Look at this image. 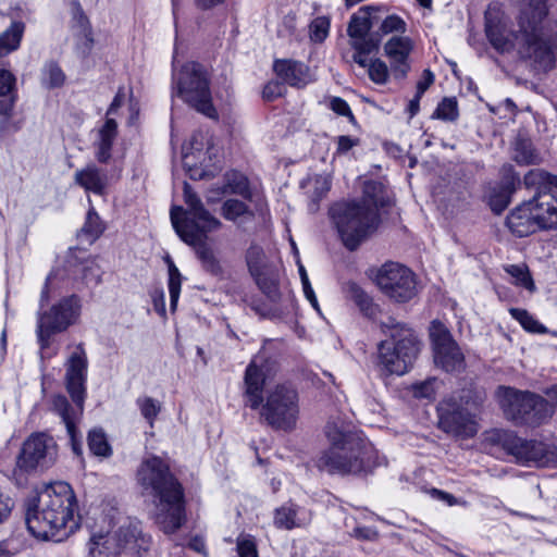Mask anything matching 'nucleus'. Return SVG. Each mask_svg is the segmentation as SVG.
I'll return each instance as SVG.
<instances>
[{
    "mask_svg": "<svg viewBox=\"0 0 557 557\" xmlns=\"http://www.w3.org/2000/svg\"><path fill=\"white\" fill-rule=\"evenodd\" d=\"M331 189V181L326 176L317 175L313 180V191L310 195L308 211L315 213L320 208V201Z\"/></svg>",
    "mask_w": 557,
    "mask_h": 557,
    "instance_id": "obj_40",
    "label": "nucleus"
},
{
    "mask_svg": "<svg viewBox=\"0 0 557 557\" xmlns=\"http://www.w3.org/2000/svg\"><path fill=\"white\" fill-rule=\"evenodd\" d=\"M236 550L238 557H259L256 540L250 534H240L237 537Z\"/></svg>",
    "mask_w": 557,
    "mask_h": 557,
    "instance_id": "obj_52",
    "label": "nucleus"
},
{
    "mask_svg": "<svg viewBox=\"0 0 557 557\" xmlns=\"http://www.w3.org/2000/svg\"><path fill=\"white\" fill-rule=\"evenodd\" d=\"M369 77L372 82L379 85H383L388 79V69L385 62L380 59L367 61Z\"/></svg>",
    "mask_w": 557,
    "mask_h": 557,
    "instance_id": "obj_50",
    "label": "nucleus"
},
{
    "mask_svg": "<svg viewBox=\"0 0 557 557\" xmlns=\"http://www.w3.org/2000/svg\"><path fill=\"white\" fill-rule=\"evenodd\" d=\"M458 103L456 98H444L434 111L432 117L442 121H456L458 117Z\"/></svg>",
    "mask_w": 557,
    "mask_h": 557,
    "instance_id": "obj_46",
    "label": "nucleus"
},
{
    "mask_svg": "<svg viewBox=\"0 0 557 557\" xmlns=\"http://www.w3.org/2000/svg\"><path fill=\"white\" fill-rule=\"evenodd\" d=\"M522 181L519 173L511 164H504L500 169V182L497 188L513 195L521 186Z\"/></svg>",
    "mask_w": 557,
    "mask_h": 557,
    "instance_id": "obj_42",
    "label": "nucleus"
},
{
    "mask_svg": "<svg viewBox=\"0 0 557 557\" xmlns=\"http://www.w3.org/2000/svg\"><path fill=\"white\" fill-rule=\"evenodd\" d=\"M359 144L358 138H352L347 135H342L337 137V149L336 153L344 154L348 152L351 148Z\"/></svg>",
    "mask_w": 557,
    "mask_h": 557,
    "instance_id": "obj_59",
    "label": "nucleus"
},
{
    "mask_svg": "<svg viewBox=\"0 0 557 557\" xmlns=\"http://www.w3.org/2000/svg\"><path fill=\"white\" fill-rule=\"evenodd\" d=\"M506 272L515 278V283L525 289L532 292L535 289L534 282L530 275V272L524 264H511L508 265Z\"/></svg>",
    "mask_w": 557,
    "mask_h": 557,
    "instance_id": "obj_47",
    "label": "nucleus"
},
{
    "mask_svg": "<svg viewBox=\"0 0 557 557\" xmlns=\"http://www.w3.org/2000/svg\"><path fill=\"white\" fill-rule=\"evenodd\" d=\"M117 136V123L114 119L108 117L99 128L97 139L94 143L95 157L98 162L107 164L112 157V147Z\"/></svg>",
    "mask_w": 557,
    "mask_h": 557,
    "instance_id": "obj_26",
    "label": "nucleus"
},
{
    "mask_svg": "<svg viewBox=\"0 0 557 557\" xmlns=\"http://www.w3.org/2000/svg\"><path fill=\"white\" fill-rule=\"evenodd\" d=\"M407 32V23L398 15L391 14L380 20L379 29L375 33L381 34V40L383 36L388 34H399L401 36Z\"/></svg>",
    "mask_w": 557,
    "mask_h": 557,
    "instance_id": "obj_45",
    "label": "nucleus"
},
{
    "mask_svg": "<svg viewBox=\"0 0 557 557\" xmlns=\"http://www.w3.org/2000/svg\"><path fill=\"white\" fill-rule=\"evenodd\" d=\"M274 524L278 529L292 530L304 523L297 519V508L294 505L282 506L275 510Z\"/></svg>",
    "mask_w": 557,
    "mask_h": 557,
    "instance_id": "obj_38",
    "label": "nucleus"
},
{
    "mask_svg": "<svg viewBox=\"0 0 557 557\" xmlns=\"http://www.w3.org/2000/svg\"><path fill=\"white\" fill-rule=\"evenodd\" d=\"M188 547L197 553L205 554L206 553V544L202 537L194 536L190 539L188 543Z\"/></svg>",
    "mask_w": 557,
    "mask_h": 557,
    "instance_id": "obj_63",
    "label": "nucleus"
},
{
    "mask_svg": "<svg viewBox=\"0 0 557 557\" xmlns=\"http://www.w3.org/2000/svg\"><path fill=\"white\" fill-rule=\"evenodd\" d=\"M14 506V500L8 494L0 492V524L9 519Z\"/></svg>",
    "mask_w": 557,
    "mask_h": 557,
    "instance_id": "obj_57",
    "label": "nucleus"
},
{
    "mask_svg": "<svg viewBox=\"0 0 557 557\" xmlns=\"http://www.w3.org/2000/svg\"><path fill=\"white\" fill-rule=\"evenodd\" d=\"M224 177V194H234L243 197L244 199L251 200L252 194L249 187V182L246 176H244L239 172L231 171L227 172Z\"/></svg>",
    "mask_w": 557,
    "mask_h": 557,
    "instance_id": "obj_34",
    "label": "nucleus"
},
{
    "mask_svg": "<svg viewBox=\"0 0 557 557\" xmlns=\"http://www.w3.org/2000/svg\"><path fill=\"white\" fill-rule=\"evenodd\" d=\"M375 282L382 293L396 302H407L417 294L414 273L397 262H386L375 275Z\"/></svg>",
    "mask_w": 557,
    "mask_h": 557,
    "instance_id": "obj_16",
    "label": "nucleus"
},
{
    "mask_svg": "<svg viewBox=\"0 0 557 557\" xmlns=\"http://www.w3.org/2000/svg\"><path fill=\"white\" fill-rule=\"evenodd\" d=\"M361 206H369L379 212L380 208H384L389 203V199L385 193L384 185L376 181H368L363 186Z\"/></svg>",
    "mask_w": 557,
    "mask_h": 557,
    "instance_id": "obj_32",
    "label": "nucleus"
},
{
    "mask_svg": "<svg viewBox=\"0 0 557 557\" xmlns=\"http://www.w3.org/2000/svg\"><path fill=\"white\" fill-rule=\"evenodd\" d=\"M150 546V537L145 535L139 522L129 521L115 532L95 534L89 541L90 557H140Z\"/></svg>",
    "mask_w": 557,
    "mask_h": 557,
    "instance_id": "obj_8",
    "label": "nucleus"
},
{
    "mask_svg": "<svg viewBox=\"0 0 557 557\" xmlns=\"http://www.w3.org/2000/svg\"><path fill=\"white\" fill-rule=\"evenodd\" d=\"M545 0H522L518 15V29L513 33L516 44L506 35V29L486 17L485 33L488 41L500 53L515 47L520 59L530 61L537 72L547 73L556 65L557 36L544 30L547 15Z\"/></svg>",
    "mask_w": 557,
    "mask_h": 557,
    "instance_id": "obj_1",
    "label": "nucleus"
},
{
    "mask_svg": "<svg viewBox=\"0 0 557 557\" xmlns=\"http://www.w3.org/2000/svg\"><path fill=\"white\" fill-rule=\"evenodd\" d=\"M176 96L189 107L211 120L219 113L213 106L208 73L198 62H188L175 76Z\"/></svg>",
    "mask_w": 557,
    "mask_h": 557,
    "instance_id": "obj_9",
    "label": "nucleus"
},
{
    "mask_svg": "<svg viewBox=\"0 0 557 557\" xmlns=\"http://www.w3.org/2000/svg\"><path fill=\"white\" fill-rule=\"evenodd\" d=\"M265 382V374L258 366V359L251 360L246 369L245 384L248 406L258 409L263 401L262 391Z\"/></svg>",
    "mask_w": 557,
    "mask_h": 557,
    "instance_id": "obj_25",
    "label": "nucleus"
},
{
    "mask_svg": "<svg viewBox=\"0 0 557 557\" xmlns=\"http://www.w3.org/2000/svg\"><path fill=\"white\" fill-rule=\"evenodd\" d=\"M330 218L344 246L356 250L380 223V214L357 201L336 202L330 208Z\"/></svg>",
    "mask_w": 557,
    "mask_h": 557,
    "instance_id": "obj_7",
    "label": "nucleus"
},
{
    "mask_svg": "<svg viewBox=\"0 0 557 557\" xmlns=\"http://www.w3.org/2000/svg\"><path fill=\"white\" fill-rule=\"evenodd\" d=\"M65 74L57 62L50 61L45 64L41 71V84L48 89L63 86Z\"/></svg>",
    "mask_w": 557,
    "mask_h": 557,
    "instance_id": "obj_39",
    "label": "nucleus"
},
{
    "mask_svg": "<svg viewBox=\"0 0 557 557\" xmlns=\"http://www.w3.org/2000/svg\"><path fill=\"white\" fill-rule=\"evenodd\" d=\"M255 281L260 290L272 301L277 302L281 298L277 274L267 269L256 275Z\"/></svg>",
    "mask_w": 557,
    "mask_h": 557,
    "instance_id": "obj_35",
    "label": "nucleus"
},
{
    "mask_svg": "<svg viewBox=\"0 0 557 557\" xmlns=\"http://www.w3.org/2000/svg\"><path fill=\"white\" fill-rule=\"evenodd\" d=\"M285 91L284 83L278 81L269 82L262 91V97L267 101H273L274 99L281 97Z\"/></svg>",
    "mask_w": 557,
    "mask_h": 557,
    "instance_id": "obj_55",
    "label": "nucleus"
},
{
    "mask_svg": "<svg viewBox=\"0 0 557 557\" xmlns=\"http://www.w3.org/2000/svg\"><path fill=\"white\" fill-rule=\"evenodd\" d=\"M15 77L7 70H0V115L11 116L16 96L14 92Z\"/></svg>",
    "mask_w": 557,
    "mask_h": 557,
    "instance_id": "obj_28",
    "label": "nucleus"
},
{
    "mask_svg": "<svg viewBox=\"0 0 557 557\" xmlns=\"http://www.w3.org/2000/svg\"><path fill=\"white\" fill-rule=\"evenodd\" d=\"M512 160L519 165H535L542 162V157L530 138L518 137L513 144Z\"/></svg>",
    "mask_w": 557,
    "mask_h": 557,
    "instance_id": "obj_30",
    "label": "nucleus"
},
{
    "mask_svg": "<svg viewBox=\"0 0 557 557\" xmlns=\"http://www.w3.org/2000/svg\"><path fill=\"white\" fill-rule=\"evenodd\" d=\"M273 70L284 84L292 87L304 88L313 81L307 64L295 60H275Z\"/></svg>",
    "mask_w": 557,
    "mask_h": 557,
    "instance_id": "obj_24",
    "label": "nucleus"
},
{
    "mask_svg": "<svg viewBox=\"0 0 557 557\" xmlns=\"http://www.w3.org/2000/svg\"><path fill=\"white\" fill-rule=\"evenodd\" d=\"M491 441L515 457L518 463L536 467L557 466V445L548 446L542 442L528 441L517 436L513 432L504 430L495 431Z\"/></svg>",
    "mask_w": 557,
    "mask_h": 557,
    "instance_id": "obj_12",
    "label": "nucleus"
},
{
    "mask_svg": "<svg viewBox=\"0 0 557 557\" xmlns=\"http://www.w3.org/2000/svg\"><path fill=\"white\" fill-rule=\"evenodd\" d=\"M413 49L411 38L407 36L395 35L384 45L385 55L391 61V66L395 78L403 79L407 76L410 65L408 58Z\"/></svg>",
    "mask_w": 557,
    "mask_h": 557,
    "instance_id": "obj_21",
    "label": "nucleus"
},
{
    "mask_svg": "<svg viewBox=\"0 0 557 557\" xmlns=\"http://www.w3.org/2000/svg\"><path fill=\"white\" fill-rule=\"evenodd\" d=\"M76 497L66 482H54L38 493L36 503L29 505L25 522L28 531L38 539L61 540L74 531Z\"/></svg>",
    "mask_w": 557,
    "mask_h": 557,
    "instance_id": "obj_4",
    "label": "nucleus"
},
{
    "mask_svg": "<svg viewBox=\"0 0 557 557\" xmlns=\"http://www.w3.org/2000/svg\"><path fill=\"white\" fill-rule=\"evenodd\" d=\"M123 98L124 94L122 88H120L107 111V115L114 113L122 106Z\"/></svg>",
    "mask_w": 557,
    "mask_h": 557,
    "instance_id": "obj_64",
    "label": "nucleus"
},
{
    "mask_svg": "<svg viewBox=\"0 0 557 557\" xmlns=\"http://www.w3.org/2000/svg\"><path fill=\"white\" fill-rule=\"evenodd\" d=\"M173 228L185 244L195 249L198 259L201 261V264L207 272H210L213 275H219L222 272L220 262L212 248L206 243L207 234L209 232H202L200 230L186 231L180 226L174 216Z\"/></svg>",
    "mask_w": 557,
    "mask_h": 557,
    "instance_id": "obj_20",
    "label": "nucleus"
},
{
    "mask_svg": "<svg viewBox=\"0 0 557 557\" xmlns=\"http://www.w3.org/2000/svg\"><path fill=\"white\" fill-rule=\"evenodd\" d=\"M184 200L187 210L176 206L171 208L170 218L172 223L174 215L180 226L186 231L213 232L221 227V221L205 208L201 199L187 183L184 185Z\"/></svg>",
    "mask_w": 557,
    "mask_h": 557,
    "instance_id": "obj_17",
    "label": "nucleus"
},
{
    "mask_svg": "<svg viewBox=\"0 0 557 557\" xmlns=\"http://www.w3.org/2000/svg\"><path fill=\"white\" fill-rule=\"evenodd\" d=\"M137 405L144 418L152 425L153 420L161 410L160 404L151 397H143L137 399Z\"/></svg>",
    "mask_w": 557,
    "mask_h": 557,
    "instance_id": "obj_53",
    "label": "nucleus"
},
{
    "mask_svg": "<svg viewBox=\"0 0 557 557\" xmlns=\"http://www.w3.org/2000/svg\"><path fill=\"white\" fill-rule=\"evenodd\" d=\"M81 299L77 295L62 298L50 310L38 314L37 337L41 349L50 346V338L74 324L81 314Z\"/></svg>",
    "mask_w": 557,
    "mask_h": 557,
    "instance_id": "obj_14",
    "label": "nucleus"
},
{
    "mask_svg": "<svg viewBox=\"0 0 557 557\" xmlns=\"http://www.w3.org/2000/svg\"><path fill=\"white\" fill-rule=\"evenodd\" d=\"M87 367L86 351L83 344H78L74 351L71 352L65 363L66 391L75 406H72L64 395H55L52 398V410L65 424L72 449L76 455H82L83 453L81 434L76 428V422L79 420L84 410Z\"/></svg>",
    "mask_w": 557,
    "mask_h": 557,
    "instance_id": "obj_5",
    "label": "nucleus"
},
{
    "mask_svg": "<svg viewBox=\"0 0 557 557\" xmlns=\"http://www.w3.org/2000/svg\"><path fill=\"white\" fill-rule=\"evenodd\" d=\"M433 393L432 382H423L416 386L414 394L418 397L429 398Z\"/></svg>",
    "mask_w": 557,
    "mask_h": 557,
    "instance_id": "obj_62",
    "label": "nucleus"
},
{
    "mask_svg": "<svg viewBox=\"0 0 557 557\" xmlns=\"http://www.w3.org/2000/svg\"><path fill=\"white\" fill-rule=\"evenodd\" d=\"M331 109L338 115L348 116L350 121H354L355 119L348 103L339 97H334L331 100Z\"/></svg>",
    "mask_w": 557,
    "mask_h": 557,
    "instance_id": "obj_58",
    "label": "nucleus"
},
{
    "mask_svg": "<svg viewBox=\"0 0 557 557\" xmlns=\"http://www.w3.org/2000/svg\"><path fill=\"white\" fill-rule=\"evenodd\" d=\"M505 224L510 233L518 238L542 231L527 201H523L508 213Z\"/></svg>",
    "mask_w": 557,
    "mask_h": 557,
    "instance_id": "obj_23",
    "label": "nucleus"
},
{
    "mask_svg": "<svg viewBox=\"0 0 557 557\" xmlns=\"http://www.w3.org/2000/svg\"><path fill=\"white\" fill-rule=\"evenodd\" d=\"M74 182L86 191L102 195L107 187L108 176L103 170L99 169L96 164L90 163L84 169L75 172Z\"/></svg>",
    "mask_w": 557,
    "mask_h": 557,
    "instance_id": "obj_27",
    "label": "nucleus"
},
{
    "mask_svg": "<svg viewBox=\"0 0 557 557\" xmlns=\"http://www.w3.org/2000/svg\"><path fill=\"white\" fill-rule=\"evenodd\" d=\"M330 18L326 16L315 17L309 25L310 39L314 42H323L330 32Z\"/></svg>",
    "mask_w": 557,
    "mask_h": 557,
    "instance_id": "obj_49",
    "label": "nucleus"
},
{
    "mask_svg": "<svg viewBox=\"0 0 557 557\" xmlns=\"http://www.w3.org/2000/svg\"><path fill=\"white\" fill-rule=\"evenodd\" d=\"M299 274H300V277H301V283H302V289H304V293H305V296L306 298L310 301V304L315 308L318 309V300H317V297L314 295V292L311 287V284L309 282V278H308V275H307V272L304 268V265H299Z\"/></svg>",
    "mask_w": 557,
    "mask_h": 557,
    "instance_id": "obj_56",
    "label": "nucleus"
},
{
    "mask_svg": "<svg viewBox=\"0 0 557 557\" xmlns=\"http://www.w3.org/2000/svg\"><path fill=\"white\" fill-rule=\"evenodd\" d=\"M299 417L297 391L286 384H278L267 394L261 408V418L273 429L292 431Z\"/></svg>",
    "mask_w": 557,
    "mask_h": 557,
    "instance_id": "obj_13",
    "label": "nucleus"
},
{
    "mask_svg": "<svg viewBox=\"0 0 557 557\" xmlns=\"http://www.w3.org/2000/svg\"><path fill=\"white\" fill-rule=\"evenodd\" d=\"M141 487L152 496L153 519L165 534H174L186 522L184 488L160 457L145 459L137 472Z\"/></svg>",
    "mask_w": 557,
    "mask_h": 557,
    "instance_id": "obj_2",
    "label": "nucleus"
},
{
    "mask_svg": "<svg viewBox=\"0 0 557 557\" xmlns=\"http://www.w3.org/2000/svg\"><path fill=\"white\" fill-rule=\"evenodd\" d=\"M348 297L356 304L360 312L369 318L373 319L380 312V308L373 302L372 297L366 293L357 283L349 282L346 287Z\"/></svg>",
    "mask_w": 557,
    "mask_h": 557,
    "instance_id": "obj_31",
    "label": "nucleus"
},
{
    "mask_svg": "<svg viewBox=\"0 0 557 557\" xmlns=\"http://www.w3.org/2000/svg\"><path fill=\"white\" fill-rule=\"evenodd\" d=\"M152 301L156 312H158L161 317H165V301H164V293L162 289L156 290L152 295Z\"/></svg>",
    "mask_w": 557,
    "mask_h": 557,
    "instance_id": "obj_61",
    "label": "nucleus"
},
{
    "mask_svg": "<svg viewBox=\"0 0 557 557\" xmlns=\"http://www.w3.org/2000/svg\"><path fill=\"white\" fill-rule=\"evenodd\" d=\"M190 148L195 151L184 152L183 153V163L184 166L189 172V176L193 180L202 178L206 176V171L201 166H197L196 159H200L203 154L200 146L201 143L198 141L197 135H194L190 143Z\"/></svg>",
    "mask_w": 557,
    "mask_h": 557,
    "instance_id": "obj_36",
    "label": "nucleus"
},
{
    "mask_svg": "<svg viewBox=\"0 0 557 557\" xmlns=\"http://www.w3.org/2000/svg\"><path fill=\"white\" fill-rule=\"evenodd\" d=\"M330 447L317 459V467L330 474H368L380 465L377 450L362 435L341 421L325 425Z\"/></svg>",
    "mask_w": 557,
    "mask_h": 557,
    "instance_id": "obj_3",
    "label": "nucleus"
},
{
    "mask_svg": "<svg viewBox=\"0 0 557 557\" xmlns=\"http://www.w3.org/2000/svg\"><path fill=\"white\" fill-rule=\"evenodd\" d=\"M87 444L89 450L95 456L110 457L112 455L111 445L106 432L101 428H94L88 432Z\"/></svg>",
    "mask_w": 557,
    "mask_h": 557,
    "instance_id": "obj_37",
    "label": "nucleus"
},
{
    "mask_svg": "<svg viewBox=\"0 0 557 557\" xmlns=\"http://www.w3.org/2000/svg\"><path fill=\"white\" fill-rule=\"evenodd\" d=\"M435 76L433 72L429 69L424 70L422 73V78L417 83V94L422 95L429 89V87L434 83Z\"/></svg>",
    "mask_w": 557,
    "mask_h": 557,
    "instance_id": "obj_60",
    "label": "nucleus"
},
{
    "mask_svg": "<svg viewBox=\"0 0 557 557\" xmlns=\"http://www.w3.org/2000/svg\"><path fill=\"white\" fill-rule=\"evenodd\" d=\"M541 230L557 228V196L553 191L536 193L527 200Z\"/></svg>",
    "mask_w": 557,
    "mask_h": 557,
    "instance_id": "obj_22",
    "label": "nucleus"
},
{
    "mask_svg": "<svg viewBox=\"0 0 557 557\" xmlns=\"http://www.w3.org/2000/svg\"><path fill=\"white\" fill-rule=\"evenodd\" d=\"M384 9L376 5H363L350 16L347 35L355 50L352 60L361 67L367 65L366 55L376 53L381 46V34L371 32L381 20L379 13Z\"/></svg>",
    "mask_w": 557,
    "mask_h": 557,
    "instance_id": "obj_11",
    "label": "nucleus"
},
{
    "mask_svg": "<svg viewBox=\"0 0 557 557\" xmlns=\"http://www.w3.org/2000/svg\"><path fill=\"white\" fill-rule=\"evenodd\" d=\"M512 195L499 188H494L488 196L491 210L500 214L510 203Z\"/></svg>",
    "mask_w": 557,
    "mask_h": 557,
    "instance_id": "obj_51",
    "label": "nucleus"
},
{
    "mask_svg": "<svg viewBox=\"0 0 557 557\" xmlns=\"http://www.w3.org/2000/svg\"><path fill=\"white\" fill-rule=\"evenodd\" d=\"M381 331L387 336L379 345L382 366L391 374L403 375L413 366L420 351V343L412 329L388 317L380 323Z\"/></svg>",
    "mask_w": 557,
    "mask_h": 557,
    "instance_id": "obj_6",
    "label": "nucleus"
},
{
    "mask_svg": "<svg viewBox=\"0 0 557 557\" xmlns=\"http://www.w3.org/2000/svg\"><path fill=\"white\" fill-rule=\"evenodd\" d=\"M221 213L224 219L233 222L246 214L253 216L252 211L244 201L233 198L223 202Z\"/></svg>",
    "mask_w": 557,
    "mask_h": 557,
    "instance_id": "obj_44",
    "label": "nucleus"
},
{
    "mask_svg": "<svg viewBox=\"0 0 557 557\" xmlns=\"http://www.w3.org/2000/svg\"><path fill=\"white\" fill-rule=\"evenodd\" d=\"M522 185L527 189H534L535 194L553 191V188L557 189V176L542 169H532L523 176Z\"/></svg>",
    "mask_w": 557,
    "mask_h": 557,
    "instance_id": "obj_29",
    "label": "nucleus"
},
{
    "mask_svg": "<svg viewBox=\"0 0 557 557\" xmlns=\"http://www.w3.org/2000/svg\"><path fill=\"white\" fill-rule=\"evenodd\" d=\"M24 32L25 24L21 21H14L8 29L0 34V57L8 55L18 49Z\"/></svg>",
    "mask_w": 557,
    "mask_h": 557,
    "instance_id": "obj_33",
    "label": "nucleus"
},
{
    "mask_svg": "<svg viewBox=\"0 0 557 557\" xmlns=\"http://www.w3.org/2000/svg\"><path fill=\"white\" fill-rule=\"evenodd\" d=\"M496 395L505 417L516 424L537 425L549 413L548 401L537 394L498 386Z\"/></svg>",
    "mask_w": 557,
    "mask_h": 557,
    "instance_id": "obj_10",
    "label": "nucleus"
},
{
    "mask_svg": "<svg viewBox=\"0 0 557 557\" xmlns=\"http://www.w3.org/2000/svg\"><path fill=\"white\" fill-rule=\"evenodd\" d=\"M438 426L454 436L472 437L476 434V423L470 411L455 400H447L438 407Z\"/></svg>",
    "mask_w": 557,
    "mask_h": 557,
    "instance_id": "obj_19",
    "label": "nucleus"
},
{
    "mask_svg": "<svg viewBox=\"0 0 557 557\" xmlns=\"http://www.w3.org/2000/svg\"><path fill=\"white\" fill-rule=\"evenodd\" d=\"M58 453V444L51 435L33 433L22 445L16 467L24 472L45 471L57 462Z\"/></svg>",
    "mask_w": 557,
    "mask_h": 557,
    "instance_id": "obj_15",
    "label": "nucleus"
},
{
    "mask_svg": "<svg viewBox=\"0 0 557 557\" xmlns=\"http://www.w3.org/2000/svg\"><path fill=\"white\" fill-rule=\"evenodd\" d=\"M262 257L263 251L260 247L252 246L248 249L246 261L252 276L268 269L261 264Z\"/></svg>",
    "mask_w": 557,
    "mask_h": 557,
    "instance_id": "obj_54",
    "label": "nucleus"
},
{
    "mask_svg": "<svg viewBox=\"0 0 557 557\" xmlns=\"http://www.w3.org/2000/svg\"><path fill=\"white\" fill-rule=\"evenodd\" d=\"M434 362L446 372H459L465 368V357L447 327L433 321L430 329Z\"/></svg>",
    "mask_w": 557,
    "mask_h": 557,
    "instance_id": "obj_18",
    "label": "nucleus"
},
{
    "mask_svg": "<svg viewBox=\"0 0 557 557\" xmlns=\"http://www.w3.org/2000/svg\"><path fill=\"white\" fill-rule=\"evenodd\" d=\"M509 313L515 320H517L521 324V326L525 331L539 334L546 333V327L543 324H541L527 310L520 308H510Z\"/></svg>",
    "mask_w": 557,
    "mask_h": 557,
    "instance_id": "obj_41",
    "label": "nucleus"
},
{
    "mask_svg": "<svg viewBox=\"0 0 557 557\" xmlns=\"http://www.w3.org/2000/svg\"><path fill=\"white\" fill-rule=\"evenodd\" d=\"M169 263V294H170V308L175 311L177 301L181 294L182 275L173 261L168 258Z\"/></svg>",
    "mask_w": 557,
    "mask_h": 557,
    "instance_id": "obj_43",
    "label": "nucleus"
},
{
    "mask_svg": "<svg viewBox=\"0 0 557 557\" xmlns=\"http://www.w3.org/2000/svg\"><path fill=\"white\" fill-rule=\"evenodd\" d=\"M91 239H97L104 231V225L96 212L95 208H90L87 212L85 224L82 228Z\"/></svg>",
    "mask_w": 557,
    "mask_h": 557,
    "instance_id": "obj_48",
    "label": "nucleus"
}]
</instances>
